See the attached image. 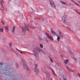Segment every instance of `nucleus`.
<instances>
[{"label":"nucleus","mask_w":80,"mask_h":80,"mask_svg":"<svg viewBox=\"0 0 80 80\" xmlns=\"http://www.w3.org/2000/svg\"><path fill=\"white\" fill-rule=\"evenodd\" d=\"M23 67L24 68L26 69L28 73H30V69L28 68V66L26 64H23Z\"/></svg>","instance_id":"obj_1"},{"label":"nucleus","mask_w":80,"mask_h":80,"mask_svg":"<svg viewBox=\"0 0 80 80\" xmlns=\"http://www.w3.org/2000/svg\"><path fill=\"white\" fill-rule=\"evenodd\" d=\"M33 53H34V54H32V53H30V52H28V53H29V54H30V55H35V57H36V58H37L38 57V53H37V52L35 51V50H33Z\"/></svg>","instance_id":"obj_2"},{"label":"nucleus","mask_w":80,"mask_h":80,"mask_svg":"<svg viewBox=\"0 0 80 80\" xmlns=\"http://www.w3.org/2000/svg\"><path fill=\"white\" fill-rule=\"evenodd\" d=\"M62 20L64 23L67 22V16L66 15H64L62 17Z\"/></svg>","instance_id":"obj_3"},{"label":"nucleus","mask_w":80,"mask_h":80,"mask_svg":"<svg viewBox=\"0 0 80 80\" xmlns=\"http://www.w3.org/2000/svg\"><path fill=\"white\" fill-rule=\"evenodd\" d=\"M51 4L52 5V6L53 7V8H56V6H55V3L54 2H53V1H50Z\"/></svg>","instance_id":"obj_4"},{"label":"nucleus","mask_w":80,"mask_h":80,"mask_svg":"<svg viewBox=\"0 0 80 80\" xmlns=\"http://www.w3.org/2000/svg\"><path fill=\"white\" fill-rule=\"evenodd\" d=\"M58 34L59 35L60 37H62L63 36V34L62 33V32L60 30H58Z\"/></svg>","instance_id":"obj_5"},{"label":"nucleus","mask_w":80,"mask_h":80,"mask_svg":"<svg viewBox=\"0 0 80 80\" xmlns=\"http://www.w3.org/2000/svg\"><path fill=\"white\" fill-rule=\"evenodd\" d=\"M36 50H37V51L39 52H42V53H43L45 54V52H43L42 49H39L38 48H36Z\"/></svg>","instance_id":"obj_6"},{"label":"nucleus","mask_w":80,"mask_h":80,"mask_svg":"<svg viewBox=\"0 0 80 80\" xmlns=\"http://www.w3.org/2000/svg\"><path fill=\"white\" fill-rule=\"evenodd\" d=\"M25 27L27 31H28V32H30V28H29V26H28V24H26L25 25Z\"/></svg>","instance_id":"obj_7"},{"label":"nucleus","mask_w":80,"mask_h":80,"mask_svg":"<svg viewBox=\"0 0 80 80\" xmlns=\"http://www.w3.org/2000/svg\"><path fill=\"white\" fill-rule=\"evenodd\" d=\"M22 32L23 35H25V33H26V29L24 28H22Z\"/></svg>","instance_id":"obj_8"},{"label":"nucleus","mask_w":80,"mask_h":80,"mask_svg":"<svg viewBox=\"0 0 80 80\" xmlns=\"http://www.w3.org/2000/svg\"><path fill=\"white\" fill-rule=\"evenodd\" d=\"M34 71L36 73V74H38L39 73V70L37 69V68H35Z\"/></svg>","instance_id":"obj_9"},{"label":"nucleus","mask_w":80,"mask_h":80,"mask_svg":"<svg viewBox=\"0 0 80 80\" xmlns=\"http://www.w3.org/2000/svg\"><path fill=\"white\" fill-rule=\"evenodd\" d=\"M51 33L52 34H54V35H55V36H57V37H58V36H59L58 35V34H57V33H56V32H55L53 31H51Z\"/></svg>","instance_id":"obj_10"},{"label":"nucleus","mask_w":80,"mask_h":80,"mask_svg":"<svg viewBox=\"0 0 80 80\" xmlns=\"http://www.w3.org/2000/svg\"><path fill=\"white\" fill-rule=\"evenodd\" d=\"M68 69V72H74V70H72V69H70L68 68L67 67H66Z\"/></svg>","instance_id":"obj_11"},{"label":"nucleus","mask_w":80,"mask_h":80,"mask_svg":"<svg viewBox=\"0 0 80 80\" xmlns=\"http://www.w3.org/2000/svg\"><path fill=\"white\" fill-rule=\"evenodd\" d=\"M71 1H72V2L74 3H75V5H77V6H78V7H80V5H79V4H78V3H77V2H75V1H74V0H71Z\"/></svg>","instance_id":"obj_12"},{"label":"nucleus","mask_w":80,"mask_h":80,"mask_svg":"<svg viewBox=\"0 0 80 80\" xmlns=\"http://www.w3.org/2000/svg\"><path fill=\"white\" fill-rule=\"evenodd\" d=\"M15 27L13 26L12 28V32L13 34H14L15 33Z\"/></svg>","instance_id":"obj_13"},{"label":"nucleus","mask_w":80,"mask_h":80,"mask_svg":"<svg viewBox=\"0 0 80 80\" xmlns=\"http://www.w3.org/2000/svg\"><path fill=\"white\" fill-rule=\"evenodd\" d=\"M48 38L50 39V40H51L52 41H53V38H52V37L51 36L49 35L48 37Z\"/></svg>","instance_id":"obj_14"},{"label":"nucleus","mask_w":80,"mask_h":80,"mask_svg":"<svg viewBox=\"0 0 80 80\" xmlns=\"http://www.w3.org/2000/svg\"><path fill=\"white\" fill-rule=\"evenodd\" d=\"M45 73L47 75V77H50V73L46 72H45Z\"/></svg>","instance_id":"obj_15"},{"label":"nucleus","mask_w":80,"mask_h":80,"mask_svg":"<svg viewBox=\"0 0 80 80\" xmlns=\"http://www.w3.org/2000/svg\"><path fill=\"white\" fill-rule=\"evenodd\" d=\"M43 40L44 41H45V42H48V39H47V38L44 37L43 38Z\"/></svg>","instance_id":"obj_16"},{"label":"nucleus","mask_w":80,"mask_h":80,"mask_svg":"<svg viewBox=\"0 0 80 80\" xmlns=\"http://www.w3.org/2000/svg\"><path fill=\"white\" fill-rule=\"evenodd\" d=\"M28 61L30 64V65L32 64V60L31 59H28Z\"/></svg>","instance_id":"obj_17"},{"label":"nucleus","mask_w":80,"mask_h":80,"mask_svg":"<svg viewBox=\"0 0 80 80\" xmlns=\"http://www.w3.org/2000/svg\"><path fill=\"white\" fill-rule=\"evenodd\" d=\"M68 60H69L68 59H67L64 61V63H65V64H67L68 63Z\"/></svg>","instance_id":"obj_18"},{"label":"nucleus","mask_w":80,"mask_h":80,"mask_svg":"<svg viewBox=\"0 0 80 80\" xmlns=\"http://www.w3.org/2000/svg\"><path fill=\"white\" fill-rule=\"evenodd\" d=\"M60 3H62V4H64V5H67L66 3H65V2H63L62 1H60Z\"/></svg>","instance_id":"obj_19"},{"label":"nucleus","mask_w":80,"mask_h":80,"mask_svg":"<svg viewBox=\"0 0 80 80\" xmlns=\"http://www.w3.org/2000/svg\"><path fill=\"white\" fill-rule=\"evenodd\" d=\"M0 32L2 33H3V29L2 28H1L0 29Z\"/></svg>","instance_id":"obj_20"},{"label":"nucleus","mask_w":80,"mask_h":80,"mask_svg":"<svg viewBox=\"0 0 80 80\" xmlns=\"http://www.w3.org/2000/svg\"><path fill=\"white\" fill-rule=\"evenodd\" d=\"M58 38H57V40L58 42H59V40L60 39V37H59V36H58Z\"/></svg>","instance_id":"obj_21"},{"label":"nucleus","mask_w":80,"mask_h":80,"mask_svg":"<svg viewBox=\"0 0 80 80\" xmlns=\"http://www.w3.org/2000/svg\"><path fill=\"white\" fill-rule=\"evenodd\" d=\"M5 29L7 30H9V29H8V26H7L5 27Z\"/></svg>","instance_id":"obj_22"},{"label":"nucleus","mask_w":80,"mask_h":80,"mask_svg":"<svg viewBox=\"0 0 80 80\" xmlns=\"http://www.w3.org/2000/svg\"><path fill=\"white\" fill-rule=\"evenodd\" d=\"M1 9L2 10H4V8H3V5H2Z\"/></svg>","instance_id":"obj_23"},{"label":"nucleus","mask_w":80,"mask_h":80,"mask_svg":"<svg viewBox=\"0 0 80 80\" xmlns=\"http://www.w3.org/2000/svg\"><path fill=\"white\" fill-rule=\"evenodd\" d=\"M9 46L10 47H12V42H10L9 43Z\"/></svg>","instance_id":"obj_24"},{"label":"nucleus","mask_w":80,"mask_h":80,"mask_svg":"<svg viewBox=\"0 0 80 80\" xmlns=\"http://www.w3.org/2000/svg\"><path fill=\"white\" fill-rule=\"evenodd\" d=\"M75 11H76L77 13H78V14H79V15H80V12H78V11L77 10H75Z\"/></svg>","instance_id":"obj_25"},{"label":"nucleus","mask_w":80,"mask_h":80,"mask_svg":"<svg viewBox=\"0 0 80 80\" xmlns=\"http://www.w3.org/2000/svg\"><path fill=\"white\" fill-rule=\"evenodd\" d=\"M40 47L41 48H42L43 47V45L42 44H40Z\"/></svg>","instance_id":"obj_26"},{"label":"nucleus","mask_w":80,"mask_h":80,"mask_svg":"<svg viewBox=\"0 0 80 80\" xmlns=\"http://www.w3.org/2000/svg\"><path fill=\"white\" fill-rule=\"evenodd\" d=\"M21 62H22L23 63H25V60L22 59H21Z\"/></svg>","instance_id":"obj_27"},{"label":"nucleus","mask_w":80,"mask_h":80,"mask_svg":"<svg viewBox=\"0 0 80 80\" xmlns=\"http://www.w3.org/2000/svg\"><path fill=\"white\" fill-rule=\"evenodd\" d=\"M16 67H17V68H18V63H16Z\"/></svg>","instance_id":"obj_28"},{"label":"nucleus","mask_w":80,"mask_h":80,"mask_svg":"<svg viewBox=\"0 0 80 80\" xmlns=\"http://www.w3.org/2000/svg\"><path fill=\"white\" fill-rule=\"evenodd\" d=\"M45 33H46V35L48 36V37L49 36V34H48V33H47V32H45Z\"/></svg>","instance_id":"obj_29"},{"label":"nucleus","mask_w":80,"mask_h":80,"mask_svg":"<svg viewBox=\"0 0 80 80\" xmlns=\"http://www.w3.org/2000/svg\"><path fill=\"white\" fill-rule=\"evenodd\" d=\"M52 70L53 73H54V75H55V72L54 71V70H53V69H52Z\"/></svg>","instance_id":"obj_30"},{"label":"nucleus","mask_w":80,"mask_h":80,"mask_svg":"<svg viewBox=\"0 0 80 80\" xmlns=\"http://www.w3.org/2000/svg\"><path fill=\"white\" fill-rule=\"evenodd\" d=\"M3 2V0H2L1 2V5H2V3Z\"/></svg>","instance_id":"obj_31"},{"label":"nucleus","mask_w":80,"mask_h":80,"mask_svg":"<svg viewBox=\"0 0 80 80\" xmlns=\"http://www.w3.org/2000/svg\"><path fill=\"white\" fill-rule=\"evenodd\" d=\"M11 51L12 52H14V50H13V48H12L11 49Z\"/></svg>","instance_id":"obj_32"},{"label":"nucleus","mask_w":80,"mask_h":80,"mask_svg":"<svg viewBox=\"0 0 80 80\" xmlns=\"http://www.w3.org/2000/svg\"><path fill=\"white\" fill-rule=\"evenodd\" d=\"M39 40L41 41L42 40V38H41L39 37Z\"/></svg>","instance_id":"obj_33"},{"label":"nucleus","mask_w":80,"mask_h":80,"mask_svg":"<svg viewBox=\"0 0 80 80\" xmlns=\"http://www.w3.org/2000/svg\"><path fill=\"white\" fill-rule=\"evenodd\" d=\"M50 58V60L51 61V62H52V63H53V60H52V58Z\"/></svg>","instance_id":"obj_34"},{"label":"nucleus","mask_w":80,"mask_h":80,"mask_svg":"<svg viewBox=\"0 0 80 80\" xmlns=\"http://www.w3.org/2000/svg\"><path fill=\"white\" fill-rule=\"evenodd\" d=\"M12 69H10L9 70V71L10 73L12 72Z\"/></svg>","instance_id":"obj_35"},{"label":"nucleus","mask_w":80,"mask_h":80,"mask_svg":"<svg viewBox=\"0 0 80 80\" xmlns=\"http://www.w3.org/2000/svg\"><path fill=\"white\" fill-rule=\"evenodd\" d=\"M0 64L1 65V67H2V65H3V62H1Z\"/></svg>","instance_id":"obj_36"},{"label":"nucleus","mask_w":80,"mask_h":80,"mask_svg":"<svg viewBox=\"0 0 80 80\" xmlns=\"http://www.w3.org/2000/svg\"><path fill=\"white\" fill-rule=\"evenodd\" d=\"M1 22H2V23H3V25H5V22H4L2 21H1Z\"/></svg>","instance_id":"obj_37"},{"label":"nucleus","mask_w":80,"mask_h":80,"mask_svg":"<svg viewBox=\"0 0 80 80\" xmlns=\"http://www.w3.org/2000/svg\"><path fill=\"white\" fill-rule=\"evenodd\" d=\"M78 76L80 78V73H78Z\"/></svg>","instance_id":"obj_38"},{"label":"nucleus","mask_w":80,"mask_h":80,"mask_svg":"<svg viewBox=\"0 0 80 80\" xmlns=\"http://www.w3.org/2000/svg\"><path fill=\"white\" fill-rule=\"evenodd\" d=\"M67 28H68V30H70V28H69V27H67Z\"/></svg>","instance_id":"obj_39"},{"label":"nucleus","mask_w":80,"mask_h":80,"mask_svg":"<svg viewBox=\"0 0 80 80\" xmlns=\"http://www.w3.org/2000/svg\"><path fill=\"white\" fill-rule=\"evenodd\" d=\"M63 80H67V79L66 78H63Z\"/></svg>","instance_id":"obj_40"},{"label":"nucleus","mask_w":80,"mask_h":80,"mask_svg":"<svg viewBox=\"0 0 80 80\" xmlns=\"http://www.w3.org/2000/svg\"><path fill=\"white\" fill-rule=\"evenodd\" d=\"M19 52H20V53H22V54L23 53V52H20V51H19Z\"/></svg>","instance_id":"obj_41"},{"label":"nucleus","mask_w":80,"mask_h":80,"mask_svg":"<svg viewBox=\"0 0 80 80\" xmlns=\"http://www.w3.org/2000/svg\"><path fill=\"white\" fill-rule=\"evenodd\" d=\"M35 66L36 67H37V64H35Z\"/></svg>","instance_id":"obj_42"},{"label":"nucleus","mask_w":80,"mask_h":80,"mask_svg":"<svg viewBox=\"0 0 80 80\" xmlns=\"http://www.w3.org/2000/svg\"><path fill=\"white\" fill-rule=\"evenodd\" d=\"M16 50H18V51L19 52V51H19V50H18V49L17 48H16Z\"/></svg>","instance_id":"obj_43"},{"label":"nucleus","mask_w":80,"mask_h":80,"mask_svg":"<svg viewBox=\"0 0 80 80\" xmlns=\"http://www.w3.org/2000/svg\"><path fill=\"white\" fill-rule=\"evenodd\" d=\"M50 80H53V79H52V78H51L50 79Z\"/></svg>","instance_id":"obj_44"},{"label":"nucleus","mask_w":80,"mask_h":80,"mask_svg":"<svg viewBox=\"0 0 80 80\" xmlns=\"http://www.w3.org/2000/svg\"><path fill=\"white\" fill-rule=\"evenodd\" d=\"M6 69L7 68V66H5Z\"/></svg>","instance_id":"obj_45"},{"label":"nucleus","mask_w":80,"mask_h":80,"mask_svg":"<svg viewBox=\"0 0 80 80\" xmlns=\"http://www.w3.org/2000/svg\"><path fill=\"white\" fill-rule=\"evenodd\" d=\"M78 2L79 3H80V1H78Z\"/></svg>","instance_id":"obj_46"},{"label":"nucleus","mask_w":80,"mask_h":80,"mask_svg":"<svg viewBox=\"0 0 80 80\" xmlns=\"http://www.w3.org/2000/svg\"><path fill=\"white\" fill-rule=\"evenodd\" d=\"M69 5H71V4L70 3H69Z\"/></svg>","instance_id":"obj_47"},{"label":"nucleus","mask_w":80,"mask_h":80,"mask_svg":"<svg viewBox=\"0 0 80 80\" xmlns=\"http://www.w3.org/2000/svg\"><path fill=\"white\" fill-rule=\"evenodd\" d=\"M72 53V52H70V53Z\"/></svg>","instance_id":"obj_48"},{"label":"nucleus","mask_w":80,"mask_h":80,"mask_svg":"<svg viewBox=\"0 0 80 80\" xmlns=\"http://www.w3.org/2000/svg\"><path fill=\"white\" fill-rule=\"evenodd\" d=\"M8 32V31H7Z\"/></svg>","instance_id":"obj_49"},{"label":"nucleus","mask_w":80,"mask_h":80,"mask_svg":"<svg viewBox=\"0 0 80 80\" xmlns=\"http://www.w3.org/2000/svg\"><path fill=\"white\" fill-rule=\"evenodd\" d=\"M60 80H61V79L60 78Z\"/></svg>","instance_id":"obj_50"},{"label":"nucleus","mask_w":80,"mask_h":80,"mask_svg":"<svg viewBox=\"0 0 80 80\" xmlns=\"http://www.w3.org/2000/svg\"><path fill=\"white\" fill-rule=\"evenodd\" d=\"M72 5V6H73V5Z\"/></svg>","instance_id":"obj_51"}]
</instances>
